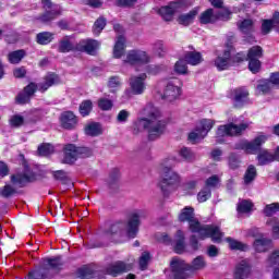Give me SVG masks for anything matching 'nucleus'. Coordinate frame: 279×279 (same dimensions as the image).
I'll return each instance as SVG.
<instances>
[{"instance_id": "obj_1", "label": "nucleus", "mask_w": 279, "mask_h": 279, "mask_svg": "<svg viewBox=\"0 0 279 279\" xmlns=\"http://www.w3.org/2000/svg\"><path fill=\"white\" fill-rule=\"evenodd\" d=\"M179 221L187 222L191 232L198 234L202 241H204V239H211L214 243H221V239H223V233L219 227L199 223V220L195 218V209L191 206L184 207L181 210Z\"/></svg>"}, {"instance_id": "obj_2", "label": "nucleus", "mask_w": 279, "mask_h": 279, "mask_svg": "<svg viewBox=\"0 0 279 279\" xmlns=\"http://www.w3.org/2000/svg\"><path fill=\"white\" fill-rule=\"evenodd\" d=\"M143 114H145V117L147 118L138 119L135 122L136 128H138V130H146L148 132V138L150 141H156V138H160V136L165 134V130L167 128L165 121L160 120V110L154 107L153 104H148L144 108Z\"/></svg>"}, {"instance_id": "obj_3", "label": "nucleus", "mask_w": 279, "mask_h": 279, "mask_svg": "<svg viewBox=\"0 0 279 279\" xmlns=\"http://www.w3.org/2000/svg\"><path fill=\"white\" fill-rule=\"evenodd\" d=\"M268 136L265 133H259L255 136L254 140L250 141H242L236 146L235 149H243L246 154H258L257 161L258 165L265 166L274 162V154L269 153L268 150L263 149V145H265L268 141Z\"/></svg>"}, {"instance_id": "obj_4", "label": "nucleus", "mask_w": 279, "mask_h": 279, "mask_svg": "<svg viewBox=\"0 0 279 279\" xmlns=\"http://www.w3.org/2000/svg\"><path fill=\"white\" fill-rule=\"evenodd\" d=\"M145 217L143 209H135L128 215L126 222H116L110 227L109 234H126L129 239H135L138 234V226H141V219Z\"/></svg>"}, {"instance_id": "obj_5", "label": "nucleus", "mask_w": 279, "mask_h": 279, "mask_svg": "<svg viewBox=\"0 0 279 279\" xmlns=\"http://www.w3.org/2000/svg\"><path fill=\"white\" fill-rule=\"evenodd\" d=\"M34 182V174L32 172L15 173L11 175V184H7L0 190L2 197H12L16 193V189H23V186Z\"/></svg>"}, {"instance_id": "obj_6", "label": "nucleus", "mask_w": 279, "mask_h": 279, "mask_svg": "<svg viewBox=\"0 0 279 279\" xmlns=\"http://www.w3.org/2000/svg\"><path fill=\"white\" fill-rule=\"evenodd\" d=\"M178 184H180V174L173 171L167 163L162 165L158 182V186L161 189L162 193H170Z\"/></svg>"}, {"instance_id": "obj_7", "label": "nucleus", "mask_w": 279, "mask_h": 279, "mask_svg": "<svg viewBox=\"0 0 279 279\" xmlns=\"http://www.w3.org/2000/svg\"><path fill=\"white\" fill-rule=\"evenodd\" d=\"M63 165H74L78 158H90L93 150L88 147H77L75 144H68L63 148Z\"/></svg>"}, {"instance_id": "obj_8", "label": "nucleus", "mask_w": 279, "mask_h": 279, "mask_svg": "<svg viewBox=\"0 0 279 279\" xmlns=\"http://www.w3.org/2000/svg\"><path fill=\"white\" fill-rule=\"evenodd\" d=\"M252 128V121H242L240 124L229 123L220 125L216 132L217 142L221 143L223 136H241L245 130Z\"/></svg>"}, {"instance_id": "obj_9", "label": "nucleus", "mask_w": 279, "mask_h": 279, "mask_svg": "<svg viewBox=\"0 0 279 279\" xmlns=\"http://www.w3.org/2000/svg\"><path fill=\"white\" fill-rule=\"evenodd\" d=\"M215 126V121L210 119H204L202 120L195 128L194 131H192L189 134V141L190 143H199V141H204L206 136H208V132L213 130Z\"/></svg>"}, {"instance_id": "obj_10", "label": "nucleus", "mask_w": 279, "mask_h": 279, "mask_svg": "<svg viewBox=\"0 0 279 279\" xmlns=\"http://www.w3.org/2000/svg\"><path fill=\"white\" fill-rule=\"evenodd\" d=\"M149 62H151V57L147 51L141 49L130 50L123 60V64H130V66L149 64Z\"/></svg>"}, {"instance_id": "obj_11", "label": "nucleus", "mask_w": 279, "mask_h": 279, "mask_svg": "<svg viewBox=\"0 0 279 279\" xmlns=\"http://www.w3.org/2000/svg\"><path fill=\"white\" fill-rule=\"evenodd\" d=\"M260 58H263V47L253 46L247 52L248 69L252 73L260 71Z\"/></svg>"}, {"instance_id": "obj_12", "label": "nucleus", "mask_w": 279, "mask_h": 279, "mask_svg": "<svg viewBox=\"0 0 279 279\" xmlns=\"http://www.w3.org/2000/svg\"><path fill=\"white\" fill-rule=\"evenodd\" d=\"M147 73L138 75H131L129 78V85L133 95H143L147 90Z\"/></svg>"}, {"instance_id": "obj_13", "label": "nucleus", "mask_w": 279, "mask_h": 279, "mask_svg": "<svg viewBox=\"0 0 279 279\" xmlns=\"http://www.w3.org/2000/svg\"><path fill=\"white\" fill-rule=\"evenodd\" d=\"M182 8H184V2H171L169 5L161 7L158 10V14H160L163 21H173V14L182 12Z\"/></svg>"}, {"instance_id": "obj_14", "label": "nucleus", "mask_w": 279, "mask_h": 279, "mask_svg": "<svg viewBox=\"0 0 279 279\" xmlns=\"http://www.w3.org/2000/svg\"><path fill=\"white\" fill-rule=\"evenodd\" d=\"M180 81L178 78H173L172 81H169L166 85V88L163 90V99H167V101H175V99L179 98L181 95L180 89Z\"/></svg>"}, {"instance_id": "obj_15", "label": "nucleus", "mask_w": 279, "mask_h": 279, "mask_svg": "<svg viewBox=\"0 0 279 279\" xmlns=\"http://www.w3.org/2000/svg\"><path fill=\"white\" fill-rule=\"evenodd\" d=\"M100 45L101 44L95 39H83L76 44V51L87 53L88 56H95Z\"/></svg>"}, {"instance_id": "obj_16", "label": "nucleus", "mask_w": 279, "mask_h": 279, "mask_svg": "<svg viewBox=\"0 0 279 279\" xmlns=\"http://www.w3.org/2000/svg\"><path fill=\"white\" fill-rule=\"evenodd\" d=\"M132 264L119 260L108 266L106 269V274H108V276L117 278V276H121V274H128V271H132Z\"/></svg>"}, {"instance_id": "obj_17", "label": "nucleus", "mask_w": 279, "mask_h": 279, "mask_svg": "<svg viewBox=\"0 0 279 279\" xmlns=\"http://www.w3.org/2000/svg\"><path fill=\"white\" fill-rule=\"evenodd\" d=\"M172 269V279H186L189 275L186 274V264L184 260L173 258L170 263Z\"/></svg>"}, {"instance_id": "obj_18", "label": "nucleus", "mask_w": 279, "mask_h": 279, "mask_svg": "<svg viewBox=\"0 0 279 279\" xmlns=\"http://www.w3.org/2000/svg\"><path fill=\"white\" fill-rule=\"evenodd\" d=\"M250 274H252V266L250 265V262L243 259L236 264L233 272V278L247 279L250 278Z\"/></svg>"}, {"instance_id": "obj_19", "label": "nucleus", "mask_w": 279, "mask_h": 279, "mask_svg": "<svg viewBox=\"0 0 279 279\" xmlns=\"http://www.w3.org/2000/svg\"><path fill=\"white\" fill-rule=\"evenodd\" d=\"M232 45L227 44V49L225 50L222 56H218L215 60V66L218 71H226L230 66V57H231Z\"/></svg>"}, {"instance_id": "obj_20", "label": "nucleus", "mask_w": 279, "mask_h": 279, "mask_svg": "<svg viewBox=\"0 0 279 279\" xmlns=\"http://www.w3.org/2000/svg\"><path fill=\"white\" fill-rule=\"evenodd\" d=\"M250 92L245 87L235 88L233 90V101L235 108H243L247 104Z\"/></svg>"}, {"instance_id": "obj_21", "label": "nucleus", "mask_w": 279, "mask_h": 279, "mask_svg": "<svg viewBox=\"0 0 279 279\" xmlns=\"http://www.w3.org/2000/svg\"><path fill=\"white\" fill-rule=\"evenodd\" d=\"M38 88V85L31 83L28 84L23 92H21L17 97L16 101L17 104H29V100L32 97H34V93H36V89Z\"/></svg>"}, {"instance_id": "obj_22", "label": "nucleus", "mask_w": 279, "mask_h": 279, "mask_svg": "<svg viewBox=\"0 0 279 279\" xmlns=\"http://www.w3.org/2000/svg\"><path fill=\"white\" fill-rule=\"evenodd\" d=\"M56 84H60V76L56 73H49L44 77V82L38 84L37 88L41 93H45L49 90L51 86H56Z\"/></svg>"}, {"instance_id": "obj_23", "label": "nucleus", "mask_w": 279, "mask_h": 279, "mask_svg": "<svg viewBox=\"0 0 279 279\" xmlns=\"http://www.w3.org/2000/svg\"><path fill=\"white\" fill-rule=\"evenodd\" d=\"M60 121L64 130H73L77 125V117L72 111L61 113Z\"/></svg>"}, {"instance_id": "obj_24", "label": "nucleus", "mask_w": 279, "mask_h": 279, "mask_svg": "<svg viewBox=\"0 0 279 279\" xmlns=\"http://www.w3.org/2000/svg\"><path fill=\"white\" fill-rule=\"evenodd\" d=\"M267 267H274L272 278L279 279V248L275 250L266 260Z\"/></svg>"}, {"instance_id": "obj_25", "label": "nucleus", "mask_w": 279, "mask_h": 279, "mask_svg": "<svg viewBox=\"0 0 279 279\" xmlns=\"http://www.w3.org/2000/svg\"><path fill=\"white\" fill-rule=\"evenodd\" d=\"M270 247H271V240L265 236L256 239L253 242V250H255V252H258L259 254H263L264 252H269Z\"/></svg>"}, {"instance_id": "obj_26", "label": "nucleus", "mask_w": 279, "mask_h": 279, "mask_svg": "<svg viewBox=\"0 0 279 279\" xmlns=\"http://www.w3.org/2000/svg\"><path fill=\"white\" fill-rule=\"evenodd\" d=\"M58 51L60 53H69L70 51H77V44H73L71 38L64 37L59 41Z\"/></svg>"}, {"instance_id": "obj_27", "label": "nucleus", "mask_w": 279, "mask_h": 279, "mask_svg": "<svg viewBox=\"0 0 279 279\" xmlns=\"http://www.w3.org/2000/svg\"><path fill=\"white\" fill-rule=\"evenodd\" d=\"M78 278L81 279H106L105 277L99 278L101 272L93 270V268L84 267L78 269Z\"/></svg>"}, {"instance_id": "obj_28", "label": "nucleus", "mask_w": 279, "mask_h": 279, "mask_svg": "<svg viewBox=\"0 0 279 279\" xmlns=\"http://www.w3.org/2000/svg\"><path fill=\"white\" fill-rule=\"evenodd\" d=\"M184 60L187 64H191L192 66H197V64H202V62H204L202 53L197 51L186 52L184 56Z\"/></svg>"}, {"instance_id": "obj_29", "label": "nucleus", "mask_w": 279, "mask_h": 279, "mask_svg": "<svg viewBox=\"0 0 279 279\" xmlns=\"http://www.w3.org/2000/svg\"><path fill=\"white\" fill-rule=\"evenodd\" d=\"M125 53V37L123 35L118 36L116 45L113 47V58H121Z\"/></svg>"}, {"instance_id": "obj_30", "label": "nucleus", "mask_w": 279, "mask_h": 279, "mask_svg": "<svg viewBox=\"0 0 279 279\" xmlns=\"http://www.w3.org/2000/svg\"><path fill=\"white\" fill-rule=\"evenodd\" d=\"M44 268L48 271V274H51V271H58L60 267H62V258L61 257H54V258H48L45 260Z\"/></svg>"}, {"instance_id": "obj_31", "label": "nucleus", "mask_w": 279, "mask_h": 279, "mask_svg": "<svg viewBox=\"0 0 279 279\" xmlns=\"http://www.w3.org/2000/svg\"><path fill=\"white\" fill-rule=\"evenodd\" d=\"M196 16H197V11L192 10L189 13L179 15V17L177 19V22L179 23V25H184L185 27H189V25H191V23L195 21Z\"/></svg>"}, {"instance_id": "obj_32", "label": "nucleus", "mask_w": 279, "mask_h": 279, "mask_svg": "<svg viewBox=\"0 0 279 279\" xmlns=\"http://www.w3.org/2000/svg\"><path fill=\"white\" fill-rule=\"evenodd\" d=\"M199 21L203 25L208 23H217V13L213 9H208L201 14Z\"/></svg>"}, {"instance_id": "obj_33", "label": "nucleus", "mask_w": 279, "mask_h": 279, "mask_svg": "<svg viewBox=\"0 0 279 279\" xmlns=\"http://www.w3.org/2000/svg\"><path fill=\"white\" fill-rule=\"evenodd\" d=\"M120 178H121V172L119 171V169H113L109 174V179H108L109 189H111V191H117V189H119Z\"/></svg>"}, {"instance_id": "obj_34", "label": "nucleus", "mask_w": 279, "mask_h": 279, "mask_svg": "<svg viewBox=\"0 0 279 279\" xmlns=\"http://www.w3.org/2000/svg\"><path fill=\"white\" fill-rule=\"evenodd\" d=\"M186 245L184 244V233L182 231H178L175 235V244L174 252L175 254H184Z\"/></svg>"}, {"instance_id": "obj_35", "label": "nucleus", "mask_w": 279, "mask_h": 279, "mask_svg": "<svg viewBox=\"0 0 279 279\" xmlns=\"http://www.w3.org/2000/svg\"><path fill=\"white\" fill-rule=\"evenodd\" d=\"M238 27L242 34H252L254 32V21L252 19H246L238 22Z\"/></svg>"}, {"instance_id": "obj_36", "label": "nucleus", "mask_w": 279, "mask_h": 279, "mask_svg": "<svg viewBox=\"0 0 279 279\" xmlns=\"http://www.w3.org/2000/svg\"><path fill=\"white\" fill-rule=\"evenodd\" d=\"M56 16H60V7H58V5H54L52 11H47L46 13H44L39 17V21L41 23H49V22L53 21V19H56Z\"/></svg>"}, {"instance_id": "obj_37", "label": "nucleus", "mask_w": 279, "mask_h": 279, "mask_svg": "<svg viewBox=\"0 0 279 279\" xmlns=\"http://www.w3.org/2000/svg\"><path fill=\"white\" fill-rule=\"evenodd\" d=\"M50 275L47 271V268L40 267L38 269H35L33 271L28 272L27 279H45V278H49Z\"/></svg>"}, {"instance_id": "obj_38", "label": "nucleus", "mask_w": 279, "mask_h": 279, "mask_svg": "<svg viewBox=\"0 0 279 279\" xmlns=\"http://www.w3.org/2000/svg\"><path fill=\"white\" fill-rule=\"evenodd\" d=\"M227 243H229L230 250H239L240 252H247L250 246L243 242H239L232 238H227Z\"/></svg>"}, {"instance_id": "obj_39", "label": "nucleus", "mask_w": 279, "mask_h": 279, "mask_svg": "<svg viewBox=\"0 0 279 279\" xmlns=\"http://www.w3.org/2000/svg\"><path fill=\"white\" fill-rule=\"evenodd\" d=\"M256 175H257L256 167H254L253 165L248 166L243 178L244 184L245 185L252 184V182L256 180Z\"/></svg>"}, {"instance_id": "obj_40", "label": "nucleus", "mask_w": 279, "mask_h": 279, "mask_svg": "<svg viewBox=\"0 0 279 279\" xmlns=\"http://www.w3.org/2000/svg\"><path fill=\"white\" fill-rule=\"evenodd\" d=\"M25 58V50H15L8 54V60L11 64H19Z\"/></svg>"}, {"instance_id": "obj_41", "label": "nucleus", "mask_w": 279, "mask_h": 279, "mask_svg": "<svg viewBox=\"0 0 279 279\" xmlns=\"http://www.w3.org/2000/svg\"><path fill=\"white\" fill-rule=\"evenodd\" d=\"M36 40L38 45H49L53 40V34L50 32H43L37 34Z\"/></svg>"}, {"instance_id": "obj_42", "label": "nucleus", "mask_w": 279, "mask_h": 279, "mask_svg": "<svg viewBox=\"0 0 279 279\" xmlns=\"http://www.w3.org/2000/svg\"><path fill=\"white\" fill-rule=\"evenodd\" d=\"M85 134L87 136H99L101 134V126L99 123H90L85 126Z\"/></svg>"}, {"instance_id": "obj_43", "label": "nucleus", "mask_w": 279, "mask_h": 279, "mask_svg": "<svg viewBox=\"0 0 279 279\" xmlns=\"http://www.w3.org/2000/svg\"><path fill=\"white\" fill-rule=\"evenodd\" d=\"M186 60L185 59H180L179 61L175 62L174 64V71L179 75H186L189 73V66H186Z\"/></svg>"}, {"instance_id": "obj_44", "label": "nucleus", "mask_w": 279, "mask_h": 279, "mask_svg": "<svg viewBox=\"0 0 279 279\" xmlns=\"http://www.w3.org/2000/svg\"><path fill=\"white\" fill-rule=\"evenodd\" d=\"M78 110H80V114H82V117H88V114H90V112L93 111V101L84 100L80 105Z\"/></svg>"}, {"instance_id": "obj_45", "label": "nucleus", "mask_w": 279, "mask_h": 279, "mask_svg": "<svg viewBox=\"0 0 279 279\" xmlns=\"http://www.w3.org/2000/svg\"><path fill=\"white\" fill-rule=\"evenodd\" d=\"M219 184H221V178H219L217 174H214L205 181V189H217Z\"/></svg>"}, {"instance_id": "obj_46", "label": "nucleus", "mask_w": 279, "mask_h": 279, "mask_svg": "<svg viewBox=\"0 0 279 279\" xmlns=\"http://www.w3.org/2000/svg\"><path fill=\"white\" fill-rule=\"evenodd\" d=\"M272 230V235L275 239H279V220L278 218H270L266 222Z\"/></svg>"}, {"instance_id": "obj_47", "label": "nucleus", "mask_w": 279, "mask_h": 279, "mask_svg": "<svg viewBox=\"0 0 279 279\" xmlns=\"http://www.w3.org/2000/svg\"><path fill=\"white\" fill-rule=\"evenodd\" d=\"M263 213L266 217H274L276 213H279V203L266 205Z\"/></svg>"}, {"instance_id": "obj_48", "label": "nucleus", "mask_w": 279, "mask_h": 279, "mask_svg": "<svg viewBox=\"0 0 279 279\" xmlns=\"http://www.w3.org/2000/svg\"><path fill=\"white\" fill-rule=\"evenodd\" d=\"M179 154L186 162H193V160H195V153L190 148L183 147L180 149Z\"/></svg>"}, {"instance_id": "obj_49", "label": "nucleus", "mask_w": 279, "mask_h": 279, "mask_svg": "<svg viewBox=\"0 0 279 279\" xmlns=\"http://www.w3.org/2000/svg\"><path fill=\"white\" fill-rule=\"evenodd\" d=\"M228 165L233 170L239 169V167H241V157L234 153L230 154L228 158Z\"/></svg>"}, {"instance_id": "obj_50", "label": "nucleus", "mask_w": 279, "mask_h": 279, "mask_svg": "<svg viewBox=\"0 0 279 279\" xmlns=\"http://www.w3.org/2000/svg\"><path fill=\"white\" fill-rule=\"evenodd\" d=\"M105 27H106V19L99 17L98 20H96V22L94 23V27H93V32H94L95 36H99V34H101V32H104Z\"/></svg>"}, {"instance_id": "obj_51", "label": "nucleus", "mask_w": 279, "mask_h": 279, "mask_svg": "<svg viewBox=\"0 0 279 279\" xmlns=\"http://www.w3.org/2000/svg\"><path fill=\"white\" fill-rule=\"evenodd\" d=\"M272 88L271 82L269 81H262L258 85H257V93L259 95H267V93H269Z\"/></svg>"}, {"instance_id": "obj_52", "label": "nucleus", "mask_w": 279, "mask_h": 279, "mask_svg": "<svg viewBox=\"0 0 279 279\" xmlns=\"http://www.w3.org/2000/svg\"><path fill=\"white\" fill-rule=\"evenodd\" d=\"M211 195H213V192L210 191V189L204 187L203 190H201L198 192L197 199L201 203L208 202V199H210Z\"/></svg>"}, {"instance_id": "obj_53", "label": "nucleus", "mask_w": 279, "mask_h": 279, "mask_svg": "<svg viewBox=\"0 0 279 279\" xmlns=\"http://www.w3.org/2000/svg\"><path fill=\"white\" fill-rule=\"evenodd\" d=\"M253 206L254 204H252V202L250 201H241L238 204V213H242V214L250 213Z\"/></svg>"}, {"instance_id": "obj_54", "label": "nucleus", "mask_w": 279, "mask_h": 279, "mask_svg": "<svg viewBox=\"0 0 279 279\" xmlns=\"http://www.w3.org/2000/svg\"><path fill=\"white\" fill-rule=\"evenodd\" d=\"M153 52L155 56L162 58V56H165V44H162L160 40L155 41L153 44Z\"/></svg>"}, {"instance_id": "obj_55", "label": "nucleus", "mask_w": 279, "mask_h": 279, "mask_svg": "<svg viewBox=\"0 0 279 279\" xmlns=\"http://www.w3.org/2000/svg\"><path fill=\"white\" fill-rule=\"evenodd\" d=\"M145 71L147 75H158V73L165 71V68L162 65L149 64L146 65Z\"/></svg>"}, {"instance_id": "obj_56", "label": "nucleus", "mask_w": 279, "mask_h": 279, "mask_svg": "<svg viewBox=\"0 0 279 279\" xmlns=\"http://www.w3.org/2000/svg\"><path fill=\"white\" fill-rule=\"evenodd\" d=\"M53 145L51 144H43L38 147V154L39 156H49L53 154Z\"/></svg>"}, {"instance_id": "obj_57", "label": "nucleus", "mask_w": 279, "mask_h": 279, "mask_svg": "<svg viewBox=\"0 0 279 279\" xmlns=\"http://www.w3.org/2000/svg\"><path fill=\"white\" fill-rule=\"evenodd\" d=\"M217 21H230L232 12L228 9H222L216 12Z\"/></svg>"}, {"instance_id": "obj_58", "label": "nucleus", "mask_w": 279, "mask_h": 279, "mask_svg": "<svg viewBox=\"0 0 279 279\" xmlns=\"http://www.w3.org/2000/svg\"><path fill=\"white\" fill-rule=\"evenodd\" d=\"M151 256L149 255L148 252H144L142 256L140 257V268L142 271H145L147 269V265H149Z\"/></svg>"}, {"instance_id": "obj_59", "label": "nucleus", "mask_w": 279, "mask_h": 279, "mask_svg": "<svg viewBox=\"0 0 279 279\" xmlns=\"http://www.w3.org/2000/svg\"><path fill=\"white\" fill-rule=\"evenodd\" d=\"M24 123H25V118L19 114L12 116L10 119V125L12 128H21V125H23Z\"/></svg>"}, {"instance_id": "obj_60", "label": "nucleus", "mask_w": 279, "mask_h": 279, "mask_svg": "<svg viewBox=\"0 0 279 279\" xmlns=\"http://www.w3.org/2000/svg\"><path fill=\"white\" fill-rule=\"evenodd\" d=\"M112 100L108 98H100L98 100V108H100V110H112Z\"/></svg>"}, {"instance_id": "obj_61", "label": "nucleus", "mask_w": 279, "mask_h": 279, "mask_svg": "<svg viewBox=\"0 0 279 279\" xmlns=\"http://www.w3.org/2000/svg\"><path fill=\"white\" fill-rule=\"evenodd\" d=\"M206 267V260H204V257L197 256L193 262H192V269L199 270L204 269Z\"/></svg>"}, {"instance_id": "obj_62", "label": "nucleus", "mask_w": 279, "mask_h": 279, "mask_svg": "<svg viewBox=\"0 0 279 279\" xmlns=\"http://www.w3.org/2000/svg\"><path fill=\"white\" fill-rule=\"evenodd\" d=\"M274 27H276L274 20H264L262 24V32L263 34H269Z\"/></svg>"}, {"instance_id": "obj_63", "label": "nucleus", "mask_w": 279, "mask_h": 279, "mask_svg": "<svg viewBox=\"0 0 279 279\" xmlns=\"http://www.w3.org/2000/svg\"><path fill=\"white\" fill-rule=\"evenodd\" d=\"M138 0H116V5L118 8H132V5H136Z\"/></svg>"}, {"instance_id": "obj_64", "label": "nucleus", "mask_w": 279, "mask_h": 279, "mask_svg": "<svg viewBox=\"0 0 279 279\" xmlns=\"http://www.w3.org/2000/svg\"><path fill=\"white\" fill-rule=\"evenodd\" d=\"M155 239L159 243H165L166 245H171V238L167 233H156Z\"/></svg>"}]
</instances>
